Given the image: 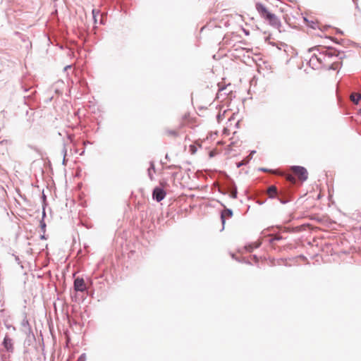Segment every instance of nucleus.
<instances>
[{"label":"nucleus","mask_w":361,"mask_h":361,"mask_svg":"<svg viewBox=\"0 0 361 361\" xmlns=\"http://www.w3.org/2000/svg\"><path fill=\"white\" fill-rule=\"evenodd\" d=\"M241 165H242V164H240H240H238V166L239 167V166H240Z\"/></svg>","instance_id":"22"},{"label":"nucleus","mask_w":361,"mask_h":361,"mask_svg":"<svg viewBox=\"0 0 361 361\" xmlns=\"http://www.w3.org/2000/svg\"><path fill=\"white\" fill-rule=\"evenodd\" d=\"M98 13H99V11H97L94 9L92 10V16H93V18H94L95 23L97 22L96 14H98Z\"/></svg>","instance_id":"17"},{"label":"nucleus","mask_w":361,"mask_h":361,"mask_svg":"<svg viewBox=\"0 0 361 361\" xmlns=\"http://www.w3.org/2000/svg\"><path fill=\"white\" fill-rule=\"evenodd\" d=\"M304 20L307 22L308 26H310L312 28H314V23L313 20H309V19L307 17H304Z\"/></svg>","instance_id":"14"},{"label":"nucleus","mask_w":361,"mask_h":361,"mask_svg":"<svg viewBox=\"0 0 361 361\" xmlns=\"http://www.w3.org/2000/svg\"><path fill=\"white\" fill-rule=\"evenodd\" d=\"M317 62L323 64L326 69L337 70L341 64V58L338 56V52L334 48H324L322 45H317Z\"/></svg>","instance_id":"1"},{"label":"nucleus","mask_w":361,"mask_h":361,"mask_svg":"<svg viewBox=\"0 0 361 361\" xmlns=\"http://www.w3.org/2000/svg\"><path fill=\"white\" fill-rule=\"evenodd\" d=\"M256 10L259 13L261 18L269 23L274 27H278L280 25V20L278 17L271 12L269 7L262 3H257L255 5Z\"/></svg>","instance_id":"2"},{"label":"nucleus","mask_w":361,"mask_h":361,"mask_svg":"<svg viewBox=\"0 0 361 361\" xmlns=\"http://www.w3.org/2000/svg\"><path fill=\"white\" fill-rule=\"evenodd\" d=\"M291 171L301 180H305L307 178V170L302 166H293Z\"/></svg>","instance_id":"4"},{"label":"nucleus","mask_w":361,"mask_h":361,"mask_svg":"<svg viewBox=\"0 0 361 361\" xmlns=\"http://www.w3.org/2000/svg\"><path fill=\"white\" fill-rule=\"evenodd\" d=\"M195 119L190 114L186 113L179 118L178 127L180 130L185 127L193 128L195 126Z\"/></svg>","instance_id":"3"},{"label":"nucleus","mask_w":361,"mask_h":361,"mask_svg":"<svg viewBox=\"0 0 361 361\" xmlns=\"http://www.w3.org/2000/svg\"><path fill=\"white\" fill-rule=\"evenodd\" d=\"M4 345L7 349V350H13V343L12 339L6 336L4 340Z\"/></svg>","instance_id":"9"},{"label":"nucleus","mask_w":361,"mask_h":361,"mask_svg":"<svg viewBox=\"0 0 361 361\" xmlns=\"http://www.w3.org/2000/svg\"><path fill=\"white\" fill-rule=\"evenodd\" d=\"M154 169H154V164H153V163H151V166H150V168L148 169V173H149V177H150V178H151V179L152 178V173H151V171H152V170H153V171H154Z\"/></svg>","instance_id":"16"},{"label":"nucleus","mask_w":361,"mask_h":361,"mask_svg":"<svg viewBox=\"0 0 361 361\" xmlns=\"http://www.w3.org/2000/svg\"><path fill=\"white\" fill-rule=\"evenodd\" d=\"M180 130L178 129V126L176 127V128L174 129L165 128L164 130V135L169 137L176 138L179 135Z\"/></svg>","instance_id":"7"},{"label":"nucleus","mask_w":361,"mask_h":361,"mask_svg":"<svg viewBox=\"0 0 361 361\" xmlns=\"http://www.w3.org/2000/svg\"><path fill=\"white\" fill-rule=\"evenodd\" d=\"M232 216H233V212L231 209H225L222 211L221 215V219L223 226L225 224L226 219L231 218Z\"/></svg>","instance_id":"8"},{"label":"nucleus","mask_w":361,"mask_h":361,"mask_svg":"<svg viewBox=\"0 0 361 361\" xmlns=\"http://www.w3.org/2000/svg\"><path fill=\"white\" fill-rule=\"evenodd\" d=\"M152 196L153 198L156 200L157 202H160L164 199L166 196V192L161 188H155L153 190Z\"/></svg>","instance_id":"6"},{"label":"nucleus","mask_w":361,"mask_h":361,"mask_svg":"<svg viewBox=\"0 0 361 361\" xmlns=\"http://www.w3.org/2000/svg\"><path fill=\"white\" fill-rule=\"evenodd\" d=\"M360 99H361V94L359 93H353L350 95V99L355 104H358Z\"/></svg>","instance_id":"11"},{"label":"nucleus","mask_w":361,"mask_h":361,"mask_svg":"<svg viewBox=\"0 0 361 361\" xmlns=\"http://www.w3.org/2000/svg\"><path fill=\"white\" fill-rule=\"evenodd\" d=\"M307 64L313 70L314 69V66L316 65L314 60H312V59H310L307 62Z\"/></svg>","instance_id":"15"},{"label":"nucleus","mask_w":361,"mask_h":361,"mask_svg":"<svg viewBox=\"0 0 361 361\" xmlns=\"http://www.w3.org/2000/svg\"><path fill=\"white\" fill-rule=\"evenodd\" d=\"M77 361H85V355H80Z\"/></svg>","instance_id":"18"},{"label":"nucleus","mask_w":361,"mask_h":361,"mask_svg":"<svg viewBox=\"0 0 361 361\" xmlns=\"http://www.w3.org/2000/svg\"><path fill=\"white\" fill-rule=\"evenodd\" d=\"M233 197H236L235 192L233 194Z\"/></svg>","instance_id":"21"},{"label":"nucleus","mask_w":361,"mask_h":361,"mask_svg":"<svg viewBox=\"0 0 361 361\" xmlns=\"http://www.w3.org/2000/svg\"><path fill=\"white\" fill-rule=\"evenodd\" d=\"M286 178L287 180H288L291 183H295V178L294 176H293L291 174H287Z\"/></svg>","instance_id":"13"},{"label":"nucleus","mask_w":361,"mask_h":361,"mask_svg":"<svg viewBox=\"0 0 361 361\" xmlns=\"http://www.w3.org/2000/svg\"><path fill=\"white\" fill-rule=\"evenodd\" d=\"M313 49H314V48L312 47V48H310L308 51H309V52H311Z\"/></svg>","instance_id":"20"},{"label":"nucleus","mask_w":361,"mask_h":361,"mask_svg":"<svg viewBox=\"0 0 361 361\" xmlns=\"http://www.w3.org/2000/svg\"><path fill=\"white\" fill-rule=\"evenodd\" d=\"M74 288L76 291L83 292L86 290V284L82 278H76L74 281Z\"/></svg>","instance_id":"5"},{"label":"nucleus","mask_w":361,"mask_h":361,"mask_svg":"<svg viewBox=\"0 0 361 361\" xmlns=\"http://www.w3.org/2000/svg\"><path fill=\"white\" fill-rule=\"evenodd\" d=\"M267 193L269 197H274L277 194V188L274 185H271L267 189Z\"/></svg>","instance_id":"10"},{"label":"nucleus","mask_w":361,"mask_h":361,"mask_svg":"<svg viewBox=\"0 0 361 361\" xmlns=\"http://www.w3.org/2000/svg\"><path fill=\"white\" fill-rule=\"evenodd\" d=\"M8 142H9L8 140H2L0 141V146H1L4 148V149L7 151Z\"/></svg>","instance_id":"12"},{"label":"nucleus","mask_w":361,"mask_h":361,"mask_svg":"<svg viewBox=\"0 0 361 361\" xmlns=\"http://www.w3.org/2000/svg\"><path fill=\"white\" fill-rule=\"evenodd\" d=\"M190 150L192 152V153L195 152V147L193 145L190 146Z\"/></svg>","instance_id":"19"}]
</instances>
